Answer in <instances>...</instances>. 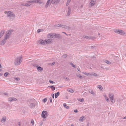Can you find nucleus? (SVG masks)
<instances>
[{
	"mask_svg": "<svg viewBox=\"0 0 126 126\" xmlns=\"http://www.w3.org/2000/svg\"><path fill=\"white\" fill-rule=\"evenodd\" d=\"M22 59L21 56L17 57L15 61V64L16 65H19L21 63Z\"/></svg>",
	"mask_w": 126,
	"mask_h": 126,
	"instance_id": "f257e3e1",
	"label": "nucleus"
},
{
	"mask_svg": "<svg viewBox=\"0 0 126 126\" xmlns=\"http://www.w3.org/2000/svg\"><path fill=\"white\" fill-rule=\"evenodd\" d=\"M7 16L9 17L10 18L14 19L15 18V16L13 12L10 11H8Z\"/></svg>",
	"mask_w": 126,
	"mask_h": 126,
	"instance_id": "f03ea898",
	"label": "nucleus"
},
{
	"mask_svg": "<svg viewBox=\"0 0 126 126\" xmlns=\"http://www.w3.org/2000/svg\"><path fill=\"white\" fill-rule=\"evenodd\" d=\"M12 32V31L10 30H9L8 31H7L6 32V35L5 36V39H8L10 36Z\"/></svg>",
	"mask_w": 126,
	"mask_h": 126,
	"instance_id": "7ed1b4c3",
	"label": "nucleus"
},
{
	"mask_svg": "<svg viewBox=\"0 0 126 126\" xmlns=\"http://www.w3.org/2000/svg\"><path fill=\"white\" fill-rule=\"evenodd\" d=\"M109 97L112 103H114L115 101L114 98V95L111 93H110L109 94Z\"/></svg>",
	"mask_w": 126,
	"mask_h": 126,
	"instance_id": "20e7f679",
	"label": "nucleus"
},
{
	"mask_svg": "<svg viewBox=\"0 0 126 126\" xmlns=\"http://www.w3.org/2000/svg\"><path fill=\"white\" fill-rule=\"evenodd\" d=\"M48 115V114L47 112L45 111H42V117L43 118H45L47 117Z\"/></svg>",
	"mask_w": 126,
	"mask_h": 126,
	"instance_id": "39448f33",
	"label": "nucleus"
},
{
	"mask_svg": "<svg viewBox=\"0 0 126 126\" xmlns=\"http://www.w3.org/2000/svg\"><path fill=\"white\" fill-rule=\"evenodd\" d=\"M33 66L36 67L37 70L41 72L43 70L42 68L39 65H38L37 64H35L33 65Z\"/></svg>",
	"mask_w": 126,
	"mask_h": 126,
	"instance_id": "423d86ee",
	"label": "nucleus"
},
{
	"mask_svg": "<svg viewBox=\"0 0 126 126\" xmlns=\"http://www.w3.org/2000/svg\"><path fill=\"white\" fill-rule=\"evenodd\" d=\"M115 32L121 35H123L125 34V32L121 30H117Z\"/></svg>",
	"mask_w": 126,
	"mask_h": 126,
	"instance_id": "0eeeda50",
	"label": "nucleus"
},
{
	"mask_svg": "<svg viewBox=\"0 0 126 126\" xmlns=\"http://www.w3.org/2000/svg\"><path fill=\"white\" fill-rule=\"evenodd\" d=\"M54 37H53V38H60L61 37V36L59 34H55L54 33Z\"/></svg>",
	"mask_w": 126,
	"mask_h": 126,
	"instance_id": "6e6552de",
	"label": "nucleus"
},
{
	"mask_svg": "<svg viewBox=\"0 0 126 126\" xmlns=\"http://www.w3.org/2000/svg\"><path fill=\"white\" fill-rule=\"evenodd\" d=\"M53 0H48L47 2L45 5V7L47 8L48 7V5L49 4H51V3H53Z\"/></svg>",
	"mask_w": 126,
	"mask_h": 126,
	"instance_id": "1a4fd4ad",
	"label": "nucleus"
},
{
	"mask_svg": "<svg viewBox=\"0 0 126 126\" xmlns=\"http://www.w3.org/2000/svg\"><path fill=\"white\" fill-rule=\"evenodd\" d=\"M17 100V99L14 97H10L8 99V101L10 102L16 101Z\"/></svg>",
	"mask_w": 126,
	"mask_h": 126,
	"instance_id": "9d476101",
	"label": "nucleus"
},
{
	"mask_svg": "<svg viewBox=\"0 0 126 126\" xmlns=\"http://www.w3.org/2000/svg\"><path fill=\"white\" fill-rule=\"evenodd\" d=\"M54 33H49L48 34V35L47 36L48 37V38H53V37H54Z\"/></svg>",
	"mask_w": 126,
	"mask_h": 126,
	"instance_id": "9b49d317",
	"label": "nucleus"
},
{
	"mask_svg": "<svg viewBox=\"0 0 126 126\" xmlns=\"http://www.w3.org/2000/svg\"><path fill=\"white\" fill-rule=\"evenodd\" d=\"M39 42L41 44L45 45L47 44V41L44 40H40Z\"/></svg>",
	"mask_w": 126,
	"mask_h": 126,
	"instance_id": "f8f14e48",
	"label": "nucleus"
},
{
	"mask_svg": "<svg viewBox=\"0 0 126 126\" xmlns=\"http://www.w3.org/2000/svg\"><path fill=\"white\" fill-rule=\"evenodd\" d=\"M68 11L67 13L66 16H69V15H70L71 13V9L70 7H68Z\"/></svg>",
	"mask_w": 126,
	"mask_h": 126,
	"instance_id": "ddd939ff",
	"label": "nucleus"
},
{
	"mask_svg": "<svg viewBox=\"0 0 126 126\" xmlns=\"http://www.w3.org/2000/svg\"><path fill=\"white\" fill-rule=\"evenodd\" d=\"M29 107L31 108L34 107L35 106V104L34 103H29Z\"/></svg>",
	"mask_w": 126,
	"mask_h": 126,
	"instance_id": "4468645a",
	"label": "nucleus"
},
{
	"mask_svg": "<svg viewBox=\"0 0 126 126\" xmlns=\"http://www.w3.org/2000/svg\"><path fill=\"white\" fill-rule=\"evenodd\" d=\"M95 1H94L93 0H91L90 3V5L92 6H93L95 4Z\"/></svg>",
	"mask_w": 126,
	"mask_h": 126,
	"instance_id": "2eb2a0df",
	"label": "nucleus"
},
{
	"mask_svg": "<svg viewBox=\"0 0 126 126\" xmlns=\"http://www.w3.org/2000/svg\"><path fill=\"white\" fill-rule=\"evenodd\" d=\"M6 117L5 116L3 117H2L1 120V122L2 123L5 122L6 120Z\"/></svg>",
	"mask_w": 126,
	"mask_h": 126,
	"instance_id": "dca6fc26",
	"label": "nucleus"
},
{
	"mask_svg": "<svg viewBox=\"0 0 126 126\" xmlns=\"http://www.w3.org/2000/svg\"><path fill=\"white\" fill-rule=\"evenodd\" d=\"M31 5V2H30V1H29L27 3H26L24 5H25V6H30V5Z\"/></svg>",
	"mask_w": 126,
	"mask_h": 126,
	"instance_id": "f3484780",
	"label": "nucleus"
},
{
	"mask_svg": "<svg viewBox=\"0 0 126 126\" xmlns=\"http://www.w3.org/2000/svg\"><path fill=\"white\" fill-rule=\"evenodd\" d=\"M5 32V31L4 30H2L0 32V38L1 36L4 34Z\"/></svg>",
	"mask_w": 126,
	"mask_h": 126,
	"instance_id": "a211bd4d",
	"label": "nucleus"
},
{
	"mask_svg": "<svg viewBox=\"0 0 126 126\" xmlns=\"http://www.w3.org/2000/svg\"><path fill=\"white\" fill-rule=\"evenodd\" d=\"M7 39H5V37L4 39L3 40L1 43V45H4L6 42V40Z\"/></svg>",
	"mask_w": 126,
	"mask_h": 126,
	"instance_id": "6ab92c4d",
	"label": "nucleus"
},
{
	"mask_svg": "<svg viewBox=\"0 0 126 126\" xmlns=\"http://www.w3.org/2000/svg\"><path fill=\"white\" fill-rule=\"evenodd\" d=\"M89 92L93 95H95V94L94 93V92L92 90H89Z\"/></svg>",
	"mask_w": 126,
	"mask_h": 126,
	"instance_id": "aec40b11",
	"label": "nucleus"
},
{
	"mask_svg": "<svg viewBox=\"0 0 126 126\" xmlns=\"http://www.w3.org/2000/svg\"><path fill=\"white\" fill-rule=\"evenodd\" d=\"M48 87L50 88L53 91H54L55 89V88L54 87V86H49Z\"/></svg>",
	"mask_w": 126,
	"mask_h": 126,
	"instance_id": "412c9836",
	"label": "nucleus"
},
{
	"mask_svg": "<svg viewBox=\"0 0 126 126\" xmlns=\"http://www.w3.org/2000/svg\"><path fill=\"white\" fill-rule=\"evenodd\" d=\"M83 38H86L87 39H91L92 38V37H88L87 36H83Z\"/></svg>",
	"mask_w": 126,
	"mask_h": 126,
	"instance_id": "4be33fe9",
	"label": "nucleus"
},
{
	"mask_svg": "<svg viewBox=\"0 0 126 126\" xmlns=\"http://www.w3.org/2000/svg\"><path fill=\"white\" fill-rule=\"evenodd\" d=\"M63 106L66 109H68L69 108V107L67 106L66 103H64L63 104Z\"/></svg>",
	"mask_w": 126,
	"mask_h": 126,
	"instance_id": "5701e85b",
	"label": "nucleus"
},
{
	"mask_svg": "<svg viewBox=\"0 0 126 126\" xmlns=\"http://www.w3.org/2000/svg\"><path fill=\"white\" fill-rule=\"evenodd\" d=\"M59 94H60V93L59 92H57L55 94V98H57L58 97V96L59 95Z\"/></svg>",
	"mask_w": 126,
	"mask_h": 126,
	"instance_id": "b1692460",
	"label": "nucleus"
},
{
	"mask_svg": "<svg viewBox=\"0 0 126 126\" xmlns=\"http://www.w3.org/2000/svg\"><path fill=\"white\" fill-rule=\"evenodd\" d=\"M68 91H69L71 93H73L74 91L73 89L71 88H69L67 90Z\"/></svg>",
	"mask_w": 126,
	"mask_h": 126,
	"instance_id": "393cba45",
	"label": "nucleus"
},
{
	"mask_svg": "<svg viewBox=\"0 0 126 126\" xmlns=\"http://www.w3.org/2000/svg\"><path fill=\"white\" fill-rule=\"evenodd\" d=\"M60 0H56L53 3H58L60 2Z\"/></svg>",
	"mask_w": 126,
	"mask_h": 126,
	"instance_id": "a878e982",
	"label": "nucleus"
},
{
	"mask_svg": "<svg viewBox=\"0 0 126 126\" xmlns=\"http://www.w3.org/2000/svg\"><path fill=\"white\" fill-rule=\"evenodd\" d=\"M67 56L66 54H64L62 56V57L63 58H66Z\"/></svg>",
	"mask_w": 126,
	"mask_h": 126,
	"instance_id": "bb28decb",
	"label": "nucleus"
},
{
	"mask_svg": "<svg viewBox=\"0 0 126 126\" xmlns=\"http://www.w3.org/2000/svg\"><path fill=\"white\" fill-rule=\"evenodd\" d=\"M71 1V0H67L66 5V6H68L70 2Z\"/></svg>",
	"mask_w": 126,
	"mask_h": 126,
	"instance_id": "cd10ccee",
	"label": "nucleus"
},
{
	"mask_svg": "<svg viewBox=\"0 0 126 126\" xmlns=\"http://www.w3.org/2000/svg\"><path fill=\"white\" fill-rule=\"evenodd\" d=\"M78 101L81 102H82L84 101V99L83 98H82L81 99H80L79 98L78 99Z\"/></svg>",
	"mask_w": 126,
	"mask_h": 126,
	"instance_id": "c85d7f7f",
	"label": "nucleus"
},
{
	"mask_svg": "<svg viewBox=\"0 0 126 126\" xmlns=\"http://www.w3.org/2000/svg\"><path fill=\"white\" fill-rule=\"evenodd\" d=\"M21 126V124H20V122H18L17 123V124H16V125H15V126Z\"/></svg>",
	"mask_w": 126,
	"mask_h": 126,
	"instance_id": "c756f323",
	"label": "nucleus"
},
{
	"mask_svg": "<svg viewBox=\"0 0 126 126\" xmlns=\"http://www.w3.org/2000/svg\"><path fill=\"white\" fill-rule=\"evenodd\" d=\"M91 75L94 76L95 77H97V75L96 73H93L91 74Z\"/></svg>",
	"mask_w": 126,
	"mask_h": 126,
	"instance_id": "7c9ffc66",
	"label": "nucleus"
},
{
	"mask_svg": "<svg viewBox=\"0 0 126 126\" xmlns=\"http://www.w3.org/2000/svg\"><path fill=\"white\" fill-rule=\"evenodd\" d=\"M36 2L39 3V4H41L43 2L40 0H37Z\"/></svg>",
	"mask_w": 126,
	"mask_h": 126,
	"instance_id": "2f4dec72",
	"label": "nucleus"
},
{
	"mask_svg": "<svg viewBox=\"0 0 126 126\" xmlns=\"http://www.w3.org/2000/svg\"><path fill=\"white\" fill-rule=\"evenodd\" d=\"M65 29L68 30H69L70 29V28L69 26L66 25Z\"/></svg>",
	"mask_w": 126,
	"mask_h": 126,
	"instance_id": "473e14b6",
	"label": "nucleus"
},
{
	"mask_svg": "<svg viewBox=\"0 0 126 126\" xmlns=\"http://www.w3.org/2000/svg\"><path fill=\"white\" fill-rule=\"evenodd\" d=\"M77 76L78 77H79L80 79H82L83 78L82 76H81L80 74L77 75Z\"/></svg>",
	"mask_w": 126,
	"mask_h": 126,
	"instance_id": "72a5a7b5",
	"label": "nucleus"
},
{
	"mask_svg": "<svg viewBox=\"0 0 126 126\" xmlns=\"http://www.w3.org/2000/svg\"><path fill=\"white\" fill-rule=\"evenodd\" d=\"M45 41H47V44L49 43L50 42V40L49 39H46Z\"/></svg>",
	"mask_w": 126,
	"mask_h": 126,
	"instance_id": "f704fd0d",
	"label": "nucleus"
},
{
	"mask_svg": "<svg viewBox=\"0 0 126 126\" xmlns=\"http://www.w3.org/2000/svg\"><path fill=\"white\" fill-rule=\"evenodd\" d=\"M98 88L100 90H102V89H103L102 86L100 85H98Z\"/></svg>",
	"mask_w": 126,
	"mask_h": 126,
	"instance_id": "c9c22d12",
	"label": "nucleus"
},
{
	"mask_svg": "<svg viewBox=\"0 0 126 126\" xmlns=\"http://www.w3.org/2000/svg\"><path fill=\"white\" fill-rule=\"evenodd\" d=\"M105 62L107 63L108 64H109L111 63L109 61H108L107 60H106L105 61Z\"/></svg>",
	"mask_w": 126,
	"mask_h": 126,
	"instance_id": "e433bc0d",
	"label": "nucleus"
},
{
	"mask_svg": "<svg viewBox=\"0 0 126 126\" xmlns=\"http://www.w3.org/2000/svg\"><path fill=\"white\" fill-rule=\"evenodd\" d=\"M84 117L83 116H82L80 117L79 119V121H83V120Z\"/></svg>",
	"mask_w": 126,
	"mask_h": 126,
	"instance_id": "4c0bfd02",
	"label": "nucleus"
},
{
	"mask_svg": "<svg viewBox=\"0 0 126 126\" xmlns=\"http://www.w3.org/2000/svg\"><path fill=\"white\" fill-rule=\"evenodd\" d=\"M30 1V2H31V3L32 2V3H36V1H37V0H33V1Z\"/></svg>",
	"mask_w": 126,
	"mask_h": 126,
	"instance_id": "58836bf2",
	"label": "nucleus"
},
{
	"mask_svg": "<svg viewBox=\"0 0 126 126\" xmlns=\"http://www.w3.org/2000/svg\"><path fill=\"white\" fill-rule=\"evenodd\" d=\"M47 101V98H44L43 99V102L44 103H45Z\"/></svg>",
	"mask_w": 126,
	"mask_h": 126,
	"instance_id": "ea45409f",
	"label": "nucleus"
},
{
	"mask_svg": "<svg viewBox=\"0 0 126 126\" xmlns=\"http://www.w3.org/2000/svg\"><path fill=\"white\" fill-rule=\"evenodd\" d=\"M31 122L32 124V125H33L34 124V121L33 119H32L31 120Z\"/></svg>",
	"mask_w": 126,
	"mask_h": 126,
	"instance_id": "a19ab883",
	"label": "nucleus"
},
{
	"mask_svg": "<svg viewBox=\"0 0 126 126\" xmlns=\"http://www.w3.org/2000/svg\"><path fill=\"white\" fill-rule=\"evenodd\" d=\"M70 64L74 68H76V66L75 65H74L72 63H70Z\"/></svg>",
	"mask_w": 126,
	"mask_h": 126,
	"instance_id": "79ce46f5",
	"label": "nucleus"
},
{
	"mask_svg": "<svg viewBox=\"0 0 126 126\" xmlns=\"http://www.w3.org/2000/svg\"><path fill=\"white\" fill-rule=\"evenodd\" d=\"M8 73L7 72L5 73L4 74V75L5 77H6L8 75Z\"/></svg>",
	"mask_w": 126,
	"mask_h": 126,
	"instance_id": "37998d69",
	"label": "nucleus"
},
{
	"mask_svg": "<svg viewBox=\"0 0 126 126\" xmlns=\"http://www.w3.org/2000/svg\"><path fill=\"white\" fill-rule=\"evenodd\" d=\"M43 122L42 121H41L39 123V125L40 126H41L43 124Z\"/></svg>",
	"mask_w": 126,
	"mask_h": 126,
	"instance_id": "c03bdc74",
	"label": "nucleus"
},
{
	"mask_svg": "<svg viewBox=\"0 0 126 126\" xmlns=\"http://www.w3.org/2000/svg\"><path fill=\"white\" fill-rule=\"evenodd\" d=\"M65 26L66 25H62L61 27L62 28H65Z\"/></svg>",
	"mask_w": 126,
	"mask_h": 126,
	"instance_id": "a18cd8bd",
	"label": "nucleus"
},
{
	"mask_svg": "<svg viewBox=\"0 0 126 126\" xmlns=\"http://www.w3.org/2000/svg\"><path fill=\"white\" fill-rule=\"evenodd\" d=\"M84 74L85 75H86L87 76H89L90 75V74L86 73H85Z\"/></svg>",
	"mask_w": 126,
	"mask_h": 126,
	"instance_id": "49530a36",
	"label": "nucleus"
},
{
	"mask_svg": "<svg viewBox=\"0 0 126 126\" xmlns=\"http://www.w3.org/2000/svg\"><path fill=\"white\" fill-rule=\"evenodd\" d=\"M15 79L17 81H18L19 80V78H16Z\"/></svg>",
	"mask_w": 126,
	"mask_h": 126,
	"instance_id": "de8ad7c7",
	"label": "nucleus"
},
{
	"mask_svg": "<svg viewBox=\"0 0 126 126\" xmlns=\"http://www.w3.org/2000/svg\"><path fill=\"white\" fill-rule=\"evenodd\" d=\"M105 99H106V100L107 102H109V101H110L108 97H107V98Z\"/></svg>",
	"mask_w": 126,
	"mask_h": 126,
	"instance_id": "09e8293b",
	"label": "nucleus"
},
{
	"mask_svg": "<svg viewBox=\"0 0 126 126\" xmlns=\"http://www.w3.org/2000/svg\"><path fill=\"white\" fill-rule=\"evenodd\" d=\"M49 100H50V102L51 103L52 102V98L51 97H50L49 98Z\"/></svg>",
	"mask_w": 126,
	"mask_h": 126,
	"instance_id": "8fccbe9b",
	"label": "nucleus"
},
{
	"mask_svg": "<svg viewBox=\"0 0 126 126\" xmlns=\"http://www.w3.org/2000/svg\"><path fill=\"white\" fill-rule=\"evenodd\" d=\"M49 82L51 83H54V82L53 81H52V80H49Z\"/></svg>",
	"mask_w": 126,
	"mask_h": 126,
	"instance_id": "3c124183",
	"label": "nucleus"
},
{
	"mask_svg": "<svg viewBox=\"0 0 126 126\" xmlns=\"http://www.w3.org/2000/svg\"><path fill=\"white\" fill-rule=\"evenodd\" d=\"M40 30V29H38L37 30V32L38 33H39V32H41V30Z\"/></svg>",
	"mask_w": 126,
	"mask_h": 126,
	"instance_id": "603ef678",
	"label": "nucleus"
},
{
	"mask_svg": "<svg viewBox=\"0 0 126 126\" xmlns=\"http://www.w3.org/2000/svg\"><path fill=\"white\" fill-rule=\"evenodd\" d=\"M3 94L4 95H8V94L7 93H3Z\"/></svg>",
	"mask_w": 126,
	"mask_h": 126,
	"instance_id": "864d4df0",
	"label": "nucleus"
},
{
	"mask_svg": "<svg viewBox=\"0 0 126 126\" xmlns=\"http://www.w3.org/2000/svg\"><path fill=\"white\" fill-rule=\"evenodd\" d=\"M74 112H76V113H77L78 112V110H77V109H76V110H74Z\"/></svg>",
	"mask_w": 126,
	"mask_h": 126,
	"instance_id": "5fc2aeb1",
	"label": "nucleus"
},
{
	"mask_svg": "<svg viewBox=\"0 0 126 126\" xmlns=\"http://www.w3.org/2000/svg\"><path fill=\"white\" fill-rule=\"evenodd\" d=\"M57 27H61V26L62 25L61 24H58L57 25Z\"/></svg>",
	"mask_w": 126,
	"mask_h": 126,
	"instance_id": "6e6d98bb",
	"label": "nucleus"
},
{
	"mask_svg": "<svg viewBox=\"0 0 126 126\" xmlns=\"http://www.w3.org/2000/svg\"><path fill=\"white\" fill-rule=\"evenodd\" d=\"M66 80L67 81H68L69 80V79L68 78H66Z\"/></svg>",
	"mask_w": 126,
	"mask_h": 126,
	"instance_id": "4d7b16f0",
	"label": "nucleus"
},
{
	"mask_svg": "<svg viewBox=\"0 0 126 126\" xmlns=\"http://www.w3.org/2000/svg\"><path fill=\"white\" fill-rule=\"evenodd\" d=\"M55 64V62H53L51 64V65H54Z\"/></svg>",
	"mask_w": 126,
	"mask_h": 126,
	"instance_id": "13d9d810",
	"label": "nucleus"
},
{
	"mask_svg": "<svg viewBox=\"0 0 126 126\" xmlns=\"http://www.w3.org/2000/svg\"><path fill=\"white\" fill-rule=\"evenodd\" d=\"M104 97H105V99H106L107 97H108L107 96V95H104Z\"/></svg>",
	"mask_w": 126,
	"mask_h": 126,
	"instance_id": "bf43d9fd",
	"label": "nucleus"
},
{
	"mask_svg": "<svg viewBox=\"0 0 126 126\" xmlns=\"http://www.w3.org/2000/svg\"><path fill=\"white\" fill-rule=\"evenodd\" d=\"M4 13L5 14H8V11L7 12L6 11H5L4 12Z\"/></svg>",
	"mask_w": 126,
	"mask_h": 126,
	"instance_id": "052dcab7",
	"label": "nucleus"
},
{
	"mask_svg": "<svg viewBox=\"0 0 126 126\" xmlns=\"http://www.w3.org/2000/svg\"><path fill=\"white\" fill-rule=\"evenodd\" d=\"M52 97L53 98H54V94H53V95H52Z\"/></svg>",
	"mask_w": 126,
	"mask_h": 126,
	"instance_id": "680f3d73",
	"label": "nucleus"
},
{
	"mask_svg": "<svg viewBox=\"0 0 126 126\" xmlns=\"http://www.w3.org/2000/svg\"><path fill=\"white\" fill-rule=\"evenodd\" d=\"M62 33H64V34H65L66 35H67L66 34V33L65 32H62Z\"/></svg>",
	"mask_w": 126,
	"mask_h": 126,
	"instance_id": "e2e57ef3",
	"label": "nucleus"
},
{
	"mask_svg": "<svg viewBox=\"0 0 126 126\" xmlns=\"http://www.w3.org/2000/svg\"><path fill=\"white\" fill-rule=\"evenodd\" d=\"M77 69H78V70L79 71V72H80L81 71H80V69H78V68H77Z\"/></svg>",
	"mask_w": 126,
	"mask_h": 126,
	"instance_id": "0e129e2a",
	"label": "nucleus"
},
{
	"mask_svg": "<svg viewBox=\"0 0 126 126\" xmlns=\"http://www.w3.org/2000/svg\"><path fill=\"white\" fill-rule=\"evenodd\" d=\"M2 73H0V76H2Z\"/></svg>",
	"mask_w": 126,
	"mask_h": 126,
	"instance_id": "69168bd1",
	"label": "nucleus"
},
{
	"mask_svg": "<svg viewBox=\"0 0 126 126\" xmlns=\"http://www.w3.org/2000/svg\"><path fill=\"white\" fill-rule=\"evenodd\" d=\"M123 119H126V116H125L124 118Z\"/></svg>",
	"mask_w": 126,
	"mask_h": 126,
	"instance_id": "338daca9",
	"label": "nucleus"
},
{
	"mask_svg": "<svg viewBox=\"0 0 126 126\" xmlns=\"http://www.w3.org/2000/svg\"><path fill=\"white\" fill-rule=\"evenodd\" d=\"M71 126H74V125L73 124H71Z\"/></svg>",
	"mask_w": 126,
	"mask_h": 126,
	"instance_id": "774afa93",
	"label": "nucleus"
}]
</instances>
